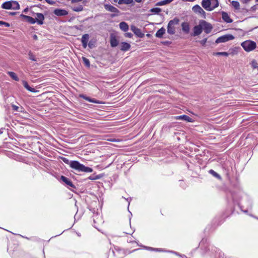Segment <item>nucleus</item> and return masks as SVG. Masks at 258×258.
Segmentation results:
<instances>
[{"instance_id":"obj_18","label":"nucleus","mask_w":258,"mask_h":258,"mask_svg":"<svg viewBox=\"0 0 258 258\" xmlns=\"http://www.w3.org/2000/svg\"><path fill=\"white\" fill-rule=\"evenodd\" d=\"M80 97L81 98H82L83 99H84L85 100L88 101V102H91V103H96V104H100L101 103V102L100 101H99L98 100L95 99H94V98H91L89 97H87L84 95H80Z\"/></svg>"},{"instance_id":"obj_31","label":"nucleus","mask_w":258,"mask_h":258,"mask_svg":"<svg viewBox=\"0 0 258 258\" xmlns=\"http://www.w3.org/2000/svg\"><path fill=\"white\" fill-rule=\"evenodd\" d=\"M209 173L212 174L213 176L216 177L218 179H221L220 175L216 172L214 170L211 169L209 171Z\"/></svg>"},{"instance_id":"obj_45","label":"nucleus","mask_w":258,"mask_h":258,"mask_svg":"<svg viewBox=\"0 0 258 258\" xmlns=\"http://www.w3.org/2000/svg\"><path fill=\"white\" fill-rule=\"evenodd\" d=\"M3 25H4L5 26L7 27L10 26V24L8 23H7L5 22H3Z\"/></svg>"},{"instance_id":"obj_38","label":"nucleus","mask_w":258,"mask_h":258,"mask_svg":"<svg viewBox=\"0 0 258 258\" xmlns=\"http://www.w3.org/2000/svg\"><path fill=\"white\" fill-rule=\"evenodd\" d=\"M251 66L253 69H258V63L255 60L251 61Z\"/></svg>"},{"instance_id":"obj_6","label":"nucleus","mask_w":258,"mask_h":258,"mask_svg":"<svg viewBox=\"0 0 258 258\" xmlns=\"http://www.w3.org/2000/svg\"><path fill=\"white\" fill-rule=\"evenodd\" d=\"M93 220L94 224V227L96 229H98V226L104 222L102 215L99 214L98 213H94Z\"/></svg>"},{"instance_id":"obj_20","label":"nucleus","mask_w":258,"mask_h":258,"mask_svg":"<svg viewBox=\"0 0 258 258\" xmlns=\"http://www.w3.org/2000/svg\"><path fill=\"white\" fill-rule=\"evenodd\" d=\"M182 30L185 34H188L189 32L190 27L189 25L187 22H183L181 24Z\"/></svg>"},{"instance_id":"obj_11","label":"nucleus","mask_w":258,"mask_h":258,"mask_svg":"<svg viewBox=\"0 0 258 258\" xmlns=\"http://www.w3.org/2000/svg\"><path fill=\"white\" fill-rule=\"evenodd\" d=\"M131 29L139 37L142 38L144 35V34L142 33L141 30L135 26H131Z\"/></svg>"},{"instance_id":"obj_2","label":"nucleus","mask_w":258,"mask_h":258,"mask_svg":"<svg viewBox=\"0 0 258 258\" xmlns=\"http://www.w3.org/2000/svg\"><path fill=\"white\" fill-rule=\"evenodd\" d=\"M202 6L206 10L212 11L218 7L219 2L218 0H203Z\"/></svg>"},{"instance_id":"obj_14","label":"nucleus","mask_w":258,"mask_h":258,"mask_svg":"<svg viewBox=\"0 0 258 258\" xmlns=\"http://www.w3.org/2000/svg\"><path fill=\"white\" fill-rule=\"evenodd\" d=\"M36 23L39 25H42L43 24V21L44 20V16L42 13H37L36 14Z\"/></svg>"},{"instance_id":"obj_52","label":"nucleus","mask_w":258,"mask_h":258,"mask_svg":"<svg viewBox=\"0 0 258 258\" xmlns=\"http://www.w3.org/2000/svg\"><path fill=\"white\" fill-rule=\"evenodd\" d=\"M109 141H111V142H116V140L114 139L109 140Z\"/></svg>"},{"instance_id":"obj_25","label":"nucleus","mask_w":258,"mask_h":258,"mask_svg":"<svg viewBox=\"0 0 258 258\" xmlns=\"http://www.w3.org/2000/svg\"><path fill=\"white\" fill-rule=\"evenodd\" d=\"M119 25L120 29L121 30L123 31L124 32L127 31L128 30V25L127 24V23H126L124 22H120L119 23Z\"/></svg>"},{"instance_id":"obj_36","label":"nucleus","mask_w":258,"mask_h":258,"mask_svg":"<svg viewBox=\"0 0 258 258\" xmlns=\"http://www.w3.org/2000/svg\"><path fill=\"white\" fill-rule=\"evenodd\" d=\"M28 55H29V58L30 59H31V60L35 61H37V59H36L35 56L34 55H33V54L31 51H30L29 52Z\"/></svg>"},{"instance_id":"obj_55","label":"nucleus","mask_w":258,"mask_h":258,"mask_svg":"<svg viewBox=\"0 0 258 258\" xmlns=\"http://www.w3.org/2000/svg\"><path fill=\"white\" fill-rule=\"evenodd\" d=\"M3 24V21H0V26H2Z\"/></svg>"},{"instance_id":"obj_28","label":"nucleus","mask_w":258,"mask_h":258,"mask_svg":"<svg viewBox=\"0 0 258 258\" xmlns=\"http://www.w3.org/2000/svg\"><path fill=\"white\" fill-rule=\"evenodd\" d=\"M8 74L15 81H18L19 79L16 73L13 72H8Z\"/></svg>"},{"instance_id":"obj_9","label":"nucleus","mask_w":258,"mask_h":258,"mask_svg":"<svg viewBox=\"0 0 258 258\" xmlns=\"http://www.w3.org/2000/svg\"><path fill=\"white\" fill-rule=\"evenodd\" d=\"M193 33L191 34L193 36H198L202 32V26L200 22L199 25L195 26L193 28Z\"/></svg>"},{"instance_id":"obj_53","label":"nucleus","mask_w":258,"mask_h":258,"mask_svg":"<svg viewBox=\"0 0 258 258\" xmlns=\"http://www.w3.org/2000/svg\"><path fill=\"white\" fill-rule=\"evenodd\" d=\"M88 46L90 48H92V44H91L90 42L88 44Z\"/></svg>"},{"instance_id":"obj_40","label":"nucleus","mask_w":258,"mask_h":258,"mask_svg":"<svg viewBox=\"0 0 258 258\" xmlns=\"http://www.w3.org/2000/svg\"><path fill=\"white\" fill-rule=\"evenodd\" d=\"M207 38H204V39L201 40L200 41V43H201V45H202L203 46H205L206 42H207Z\"/></svg>"},{"instance_id":"obj_21","label":"nucleus","mask_w":258,"mask_h":258,"mask_svg":"<svg viewBox=\"0 0 258 258\" xmlns=\"http://www.w3.org/2000/svg\"><path fill=\"white\" fill-rule=\"evenodd\" d=\"M176 119H181L187 122H192V119L190 117L186 115H182L180 116H177L175 117Z\"/></svg>"},{"instance_id":"obj_16","label":"nucleus","mask_w":258,"mask_h":258,"mask_svg":"<svg viewBox=\"0 0 258 258\" xmlns=\"http://www.w3.org/2000/svg\"><path fill=\"white\" fill-rule=\"evenodd\" d=\"M54 14L57 16H66L68 14V12L63 9H55L54 11Z\"/></svg>"},{"instance_id":"obj_4","label":"nucleus","mask_w":258,"mask_h":258,"mask_svg":"<svg viewBox=\"0 0 258 258\" xmlns=\"http://www.w3.org/2000/svg\"><path fill=\"white\" fill-rule=\"evenodd\" d=\"M2 8L6 10H19L20 5L17 1H10L4 3L2 5Z\"/></svg>"},{"instance_id":"obj_44","label":"nucleus","mask_w":258,"mask_h":258,"mask_svg":"<svg viewBox=\"0 0 258 258\" xmlns=\"http://www.w3.org/2000/svg\"><path fill=\"white\" fill-rule=\"evenodd\" d=\"M248 208L249 209H251L252 208V203H251V201L250 200H248Z\"/></svg>"},{"instance_id":"obj_51","label":"nucleus","mask_w":258,"mask_h":258,"mask_svg":"<svg viewBox=\"0 0 258 258\" xmlns=\"http://www.w3.org/2000/svg\"><path fill=\"white\" fill-rule=\"evenodd\" d=\"M137 3H141L142 0H135Z\"/></svg>"},{"instance_id":"obj_15","label":"nucleus","mask_w":258,"mask_h":258,"mask_svg":"<svg viewBox=\"0 0 258 258\" xmlns=\"http://www.w3.org/2000/svg\"><path fill=\"white\" fill-rule=\"evenodd\" d=\"M20 17L26 20L28 23H29L31 24H34L35 23H36L35 19L30 16L21 14L20 15Z\"/></svg>"},{"instance_id":"obj_29","label":"nucleus","mask_w":258,"mask_h":258,"mask_svg":"<svg viewBox=\"0 0 258 258\" xmlns=\"http://www.w3.org/2000/svg\"><path fill=\"white\" fill-rule=\"evenodd\" d=\"M173 1V0H163V1H160L159 2H158L156 4V6H161L165 5H167V4H168L170 3Z\"/></svg>"},{"instance_id":"obj_17","label":"nucleus","mask_w":258,"mask_h":258,"mask_svg":"<svg viewBox=\"0 0 258 258\" xmlns=\"http://www.w3.org/2000/svg\"><path fill=\"white\" fill-rule=\"evenodd\" d=\"M104 8L106 10L113 12V13H118V10L117 8L113 7V6L110 5V4H105L104 5Z\"/></svg>"},{"instance_id":"obj_26","label":"nucleus","mask_w":258,"mask_h":258,"mask_svg":"<svg viewBox=\"0 0 258 258\" xmlns=\"http://www.w3.org/2000/svg\"><path fill=\"white\" fill-rule=\"evenodd\" d=\"M165 32V29L162 27L157 31L155 35L157 38H162Z\"/></svg>"},{"instance_id":"obj_3","label":"nucleus","mask_w":258,"mask_h":258,"mask_svg":"<svg viewBox=\"0 0 258 258\" xmlns=\"http://www.w3.org/2000/svg\"><path fill=\"white\" fill-rule=\"evenodd\" d=\"M241 46L246 52H250L253 50L256 47V43L252 40H247L241 43Z\"/></svg>"},{"instance_id":"obj_56","label":"nucleus","mask_w":258,"mask_h":258,"mask_svg":"<svg viewBox=\"0 0 258 258\" xmlns=\"http://www.w3.org/2000/svg\"><path fill=\"white\" fill-rule=\"evenodd\" d=\"M10 14H11L12 15H15V14H16V13H15V12H12V13H11Z\"/></svg>"},{"instance_id":"obj_7","label":"nucleus","mask_w":258,"mask_h":258,"mask_svg":"<svg viewBox=\"0 0 258 258\" xmlns=\"http://www.w3.org/2000/svg\"><path fill=\"white\" fill-rule=\"evenodd\" d=\"M234 37L232 35L227 34V35H223L221 37H218L216 39L215 42L216 43L226 42L229 40H232L234 39Z\"/></svg>"},{"instance_id":"obj_50","label":"nucleus","mask_w":258,"mask_h":258,"mask_svg":"<svg viewBox=\"0 0 258 258\" xmlns=\"http://www.w3.org/2000/svg\"><path fill=\"white\" fill-rule=\"evenodd\" d=\"M45 1H46V2L47 3H48V4H52L50 0H45Z\"/></svg>"},{"instance_id":"obj_32","label":"nucleus","mask_w":258,"mask_h":258,"mask_svg":"<svg viewBox=\"0 0 258 258\" xmlns=\"http://www.w3.org/2000/svg\"><path fill=\"white\" fill-rule=\"evenodd\" d=\"M72 10L75 12H81L83 10V7L82 5H79L77 7L72 8Z\"/></svg>"},{"instance_id":"obj_10","label":"nucleus","mask_w":258,"mask_h":258,"mask_svg":"<svg viewBox=\"0 0 258 258\" xmlns=\"http://www.w3.org/2000/svg\"><path fill=\"white\" fill-rule=\"evenodd\" d=\"M192 10L196 13L200 14L201 15H205V12L203 9L198 5L194 6L192 8Z\"/></svg>"},{"instance_id":"obj_46","label":"nucleus","mask_w":258,"mask_h":258,"mask_svg":"<svg viewBox=\"0 0 258 258\" xmlns=\"http://www.w3.org/2000/svg\"><path fill=\"white\" fill-rule=\"evenodd\" d=\"M124 0H118V1L117 2H118V3L120 5L123 4H124Z\"/></svg>"},{"instance_id":"obj_12","label":"nucleus","mask_w":258,"mask_h":258,"mask_svg":"<svg viewBox=\"0 0 258 258\" xmlns=\"http://www.w3.org/2000/svg\"><path fill=\"white\" fill-rule=\"evenodd\" d=\"M60 179L62 181H63L64 183H65L66 184V185H67L68 186H70V187H71L73 188H75V186L73 184L71 180L69 178H68L63 175H61L60 176Z\"/></svg>"},{"instance_id":"obj_5","label":"nucleus","mask_w":258,"mask_h":258,"mask_svg":"<svg viewBox=\"0 0 258 258\" xmlns=\"http://www.w3.org/2000/svg\"><path fill=\"white\" fill-rule=\"evenodd\" d=\"M179 20L177 18H174L170 20L167 25V32L169 34L173 35L175 33V25L178 24Z\"/></svg>"},{"instance_id":"obj_34","label":"nucleus","mask_w":258,"mask_h":258,"mask_svg":"<svg viewBox=\"0 0 258 258\" xmlns=\"http://www.w3.org/2000/svg\"><path fill=\"white\" fill-rule=\"evenodd\" d=\"M150 12L155 14H158L161 12V9L159 8H152L150 10Z\"/></svg>"},{"instance_id":"obj_23","label":"nucleus","mask_w":258,"mask_h":258,"mask_svg":"<svg viewBox=\"0 0 258 258\" xmlns=\"http://www.w3.org/2000/svg\"><path fill=\"white\" fill-rule=\"evenodd\" d=\"M23 85L24 86V87L28 91L31 92H36V90H35V89H34V88H32L31 87L28 83L25 81H23Z\"/></svg>"},{"instance_id":"obj_57","label":"nucleus","mask_w":258,"mask_h":258,"mask_svg":"<svg viewBox=\"0 0 258 258\" xmlns=\"http://www.w3.org/2000/svg\"><path fill=\"white\" fill-rule=\"evenodd\" d=\"M114 1L115 2H117L118 1V0H114Z\"/></svg>"},{"instance_id":"obj_22","label":"nucleus","mask_w":258,"mask_h":258,"mask_svg":"<svg viewBox=\"0 0 258 258\" xmlns=\"http://www.w3.org/2000/svg\"><path fill=\"white\" fill-rule=\"evenodd\" d=\"M131 47V45L126 42H122L120 44V49L122 51H126Z\"/></svg>"},{"instance_id":"obj_42","label":"nucleus","mask_w":258,"mask_h":258,"mask_svg":"<svg viewBox=\"0 0 258 258\" xmlns=\"http://www.w3.org/2000/svg\"><path fill=\"white\" fill-rule=\"evenodd\" d=\"M133 35L130 32H127L125 34V36L127 38H132Z\"/></svg>"},{"instance_id":"obj_19","label":"nucleus","mask_w":258,"mask_h":258,"mask_svg":"<svg viewBox=\"0 0 258 258\" xmlns=\"http://www.w3.org/2000/svg\"><path fill=\"white\" fill-rule=\"evenodd\" d=\"M222 18L223 21L227 23H230L232 22V20L230 18L228 13L225 12H222Z\"/></svg>"},{"instance_id":"obj_30","label":"nucleus","mask_w":258,"mask_h":258,"mask_svg":"<svg viewBox=\"0 0 258 258\" xmlns=\"http://www.w3.org/2000/svg\"><path fill=\"white\" fill-rule=\"evenodd\" d=\"M102 177V176L100 174L99 175H95L93 174L89 177H88V179L91 180H94L96 179H99Z\"/></svg>"},{"instance_id":"obj_8","label":"nucleus","mask_w":258,"mask_h":258,"mask_svg":"<svg viewBox=\"0 0 258 258\" xmlns=\"http://www.w3.org/2000/svg\"><path fill=\"white\" fill-rule=\"evenodd\" d=\"M200 23L201 25L202 26V29H204L206 33L209 34V33L211 32L213 28L211 24L204 20L201 21Z\"/></svg>"},{"instance_id":"obj_43","label":"nucleus","mask_w":258,"mask_h":258,"mask_svg":"<svg viewBox=\"0 0 258 258\" xmlns=\"http://www.w3.org/2000/svg\"><path fill=\"white\" fill-rule=\"evenodd\" d=\"M133 0H124V4H127V5L131 4L132 3H133Z\"/></svg>"},{"instance_id":"obj_49","label":"nucleus","mask_w":258,"mask_h":258,"mask_svg":"<svg viewBox=\"0 0 258 258\" xmlns=\"http://www.w3.org/2000/svg\"><path fill=\"white\" fill-rule=\"evenodd\" d=\"M28 10V8H26V9H24V10L23 11V12L26 13H27V12Z\"/></svg>"},{"instance_id":"obj_1","label":"nucleus","mask_w":258,"mask_h":258,"mask_svg":"<svg viewBox=\"0 0 258 258\" xmlns=\"http://www.w3.org/2000/svg\"><path fill=\"white\" fill-rule=\"evenodd\" d=\"M61 159L64 163L69 165L71 168L77 171L84 172H92L93 171L92 168L86 167L77 161H70L65 157H61Z\"/></svg>"},{"instance_id":"obj_37","label":"nucleus","mask_w":258,"mask_h":258,"mask_svg":"<svg viewBox=\"0 0 258 258\" xmlns=\"http://www.w3.org/2000/svg\"><path fill=\"white\" fill-rule=\"evenodd\" d=\"M228 54V53L227 52H217L214 53V55H223L225 56H227Z\"/></svg>"},{"instance_id":"obj_47","label":"nucleus","mask_w":258,"mask_h":258,"mask_svg":"<svg viewBox=\"0 0 258 258\" xmlns=\"http://www.w3.org/2000/svg\"><path fill=\"white\" fill-rule=\"evenodd\" d=\"M249 215L250 216H251V217H253L254 218L256 219H257V220H258V217H256V216H254L252 215V214H249Z\"/></svg>"},{"instance_id":"obj_41","label":"nucleus","mask_w":258,"mask_h":258,"mask_svg":"<svg viewBox=\"0 0 258 258\" xmlns=\"http://www.w3.org/2000/svg\"><path fill=\"white\" fill-rule=\"evenodd\" d=\"M167 251L169 252L174 253L175 254H176L177 255H178V256H180L182 257V258H184V257H185V255H181L180 254H179L178 253H177L176 252H175V251Z\"/></svg>"},{"instance_id":"obj_59","label":"nucleus","mask_w":258,"mask_h":258,"mask_svg":"<svg viewBox=\"0 0 258 258\" xmlns=\"http://www.w3.org/2000/svg\"><path fill=\"white\" fill-rule=\"evenodd\" d=\"M40 1H41L42 0H39Z\"/></svg>"},{"instance_id":"obj_58","label":"nucleus","mask_w":258,"mask_h":258,"mask_svg":"<svg viewBox=\"0 0 258 258\" xmlns=\"http://www.w3.org/2000/svg\"><path fill=\"white\" fill-rule=\"evenodd\" d=\"M256 2H258V0H256Z\"/></svg>"},{"instance_id":"obj_39","label":"nucleus","mask_w":258,"mask_h":258,"mask_svg":"<svg viewBox=\"0 0 258 258\" xmlns=\"http://www.w3.org/2000/svg\"><path fill=\"white\" fill-rule=\"evenodd\" d=\"M83 61H84L85 64L86 66H87V67L90 66V61L88 59H87V58H86L85 57H83Z\"/></svg>"},{"instance_id":"obj_27","label":"nucleus","mask_w":258,"mask_h":258,"mask_svg":"<svg viewBox=\"0 0 258 258\" xmlns=\"http://www.w3.org/2000/svg\"><path fill=\"white\" fill-rule=\"evenodd\" d=\"M12 109L14 111L20 112H23L24 111V108L21 106H17L16 105L13 104L12 105Z\"/></svg>"},{"instance_id":"obj_33","label":"nucleus","mask_w":258,"mask_h":258,"mask_svg":"<svg viewBox=\"0 0 258 258\" xmlns=\"http://www.w3.org/2000/svg\"><path fill=\"white\" fill-rule=\"evenodd\" d=\"M232 6L236 9H239L240 5L239 3L237 1H232L231 2Z\"/></svg>"},{"instance_id":"obj_35","label":"nucleus","mask_w":258,"mask_h":258,"mask_svg":"<svg viewBox=\"0 0 258 258\" xmlns=\"http://www.w3.org/2000/svg\"><path fill=\"white\" fill-rule=\"evenodd\" d=\"M145 248L146 249H147L148 250H155V251H159V252L165 251V250H164L163 249H162L161 248H154L151 247H145Z\"/></svg>"},{"instance_id":"obj_48","label":"nucleus","mask_w":258,"mask_h":258,"mask_svg":"<svg viewBox=\"0 0 258 258\" xmlns=\"http://www.w3.org/2000/svg\"><path fill=\"white\" fill-rule=\"evenodd\" d=\"M34 39L37 40L38 39L37 36L36 35H34L33 36Z\"/></svg>"},{"instance_id":"obj_54","label":"nucleus","mask_w":258,"mask_h":258,"mask_svg":"<svg viewBox=\"0 0 258 258\" xmlns=\"http://www.w3.org/2000/svg\"><path fill=\"white\" fill-rule=\"evenodd\" d=\"M241 210L243 212H244L245 213H247V210H243L241 209Z\"/></svg>"},{"instance_id":"obj_24","label":"nucleus","mask_w":258,"mask_h":258,"mask_svg":"<svg viewBox=\"0 0 258 258\" xmlns=\"http://www.w3.org/2000/svg\"><path fill=\"white\" fill-rule=\"evenodd\" d=\"M118 41L115 36H111L110 38V45L112 47H114L117 46Z\"/></svg>"},{"instance_id":"obj_13","label":"nucleus","mask_w":258,"mask_h":258,"mask_svg":"<svg viewBox=\"0 0 258 258\" xmlns=\"http://www.w3.org/2000/svg\"><path fill=\"white\" fill-rule=\"evenodd\" d=\"M89 39V35L88 34H85L83 35L81 39V42L84 48H86L87 47Z\"/></svg>"}]
</instances>
